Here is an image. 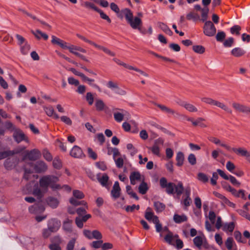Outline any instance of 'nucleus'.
I'll use <instances>...</instances> for the list:
<instances>
[{
	"mask_svg": "<svg viewBox=\"0 0 250 250\" xmlns=\"http://www.w3.org/2000/svg\"><path fill=\"white\" fill-rule=\"evenodd\" d=\"M59 181V178L56 176L47 175L43 176L39 180L41 190L38 186H35L33 189V194L39 200H41L44 193L47 192L48 188L50 187L53 190L60 189L61 185L57 184Z\"/></svg>",
	"mask_w": 250,
	"mask_h": 250,
	"instance_id": "1",
	"label": "nucleus"
},
{
	"mask_svg": "<svg viewBox=\"0 0 250 250\" xmlns=\"http://www.w3.org/2000/svg\"><path fill=\"white\" fill-rule=\"evenodd\" d=\"M41 155V151L38 149L34 148L31 150H26L22 153V161H24L28 160L35 161L39 159Z\"/></svg>",
	"mask_w": 250,
	"mask_h": 250,
	"instance_id": "2",
	"label": "nucleus"
},
{
	"mask_svg": "<svg viewBox=\"0 0 250 250\" xmlns=\"http://www.w3.org/2000/svg\"><path fill=\"white\" fill-rule=\"evenodd\" d=\"M27 164L30 167H33L35 172L37 173H44L48 168L47 165L43 161H38L35 164L29 162Z\"/></svg>",
	"mask_w": 250,
	"mask_h": 250,
	"instance_id": "3",
	"label": "nucleus"
},
{
	"mask_svg": "<svg viewBox=\"0 0 250 250\" xmlns=\"http://www.w3.org/2000/svg\"><path fill=\"white\" fill-rule=\"evenodd\" d=\"M160 185L162 188H166V192L168 194H173L174 193V187L175 184L173 183H167V180L165 177H162L160 180Z\"/></svg>",
	"mask_w": 250,
	"mask_h": 250,
	"instance_id": "4",
	"label": "nucleus"
},
{
	"mask_svg": "<svg viewBox=\"0 0 250 250\" xmlns=\"http://www.w3.org/2000/svg\"><path fill=\"white\" fill-rule=\"evenodd\" d=\"M221 146L224 147L228 151L232 150L237 155H240L242 156L246 157L247 159L248 158V157H249V156H250V153L249 151H248L246 149H244L242 147H239L238 148L234 147L231 148L230 146H229L228 145L225 144H221Z\"/></svg>",
	"mask_w": 250,
	"mask_h": 250,
	"instance_id": "5",
	"label": "nucleus"
},
{
	"mask_svg": "<svg viewBox=\"0 0 250 250\" xmlns=\"http://www.w3.org/2000/svg\"><path fill=\"white\" fill-rule=\"evenodd\" d=\"M216 32L214 25L210 21H206L203 27L204 34L208 37L213 36Z\"/></svg>",
	"mask_w": 250,
	"mask_h": 250,
	"instance_id": "6",
	"label": "nucleus"
},
{
	"mask_svg": "<svg viewBox=\"0 0 250 250\" xmlns=\"http://www.w3.org/2000/svg\"><path fill=\"white\" fill-rule=\"evenodd\" d=\"M217 171L219 175L225 180H229V181L233 185L237 187H240L241 185L240 183L238 182L234 176L231 175H227L223 170L220 169H217Z\"/></svg>",
	"mask_w": 250,
	"mask_h": 250,
	"instance_id": "7",
	"label": "nucleus"
},
{
	"mask_svg": "<svg viewBox=\"0 0 250 250\" xmlns=\"http://www.w3.org/2000/svg\"><path fill=\"white\" fill-rule=\"evenodd\" d=\"M44 210V206L41 201L30 206L28 208L29 212L32 214L41 213L43 212Z\"/></svg>",
	"mask_w": 250,
	"mask_h": 250,
	"instance_id": "8",
	"label": "nucleus"
},
{
	"mask_svg": "<svg viewBox=\"0 0 250 250\" xmlns=\"http://www.w3.org/2000/svg\"><path fill=\"white\" fill-rule=\"evenodd\" d=\"M61 225V221L56 218H52L48 221L47 228L52 232H57Z\"/></svg>",
	"mask_w": 250,
	"mask_h": 250,
	"instance_id": "9",
	"label": "nucleus"
},
{
	"mask_svg": "<svg viewBox=\"0 0 250 250\" xmlns=\"http://www.w3.org/2000/svg\"><path fill=\"white\" fill-rule=\"evenodd\" d=\"M70 155L75 158L82 159L85 157L81 148L76 145L74 146L71 149Z\"/></svg>",
	"mask_w": 250,
	"mask_h": 250,
	"instance_id": "10",
	"label": "nucleus"
},
{
	"mask_svg": "<svg viewBox=\"0 0 250 250\" xmlns=\"http://www.w3.org/2000/svg\"><path fill=\"white\" fill-rule=\"evenodd\" d=\"M164 143L163 140L161 138H158L155 140L154 144L152 147H148L147 148L150 150L152 153L159 156L160 155V147L159 145H162Z\"/></svg>",
	"mask_w": 250,
	"mask_h": 250,
	"instance_id": "11",
	"label": "nucleus"
},
{
	"mask_svg": "<svg viewBox=\"0 0 250 250\" xmlns=\"http://www.w3.org/2000/svg\"><path fill=\"white\" fill-rule=\"evenodd\" d=\"M18 164V159L16 158H8L4 163V167L8 170L14 168Z\"/></svg>",
	"mask_w": 250,
	"mask_h": 250,
	"instance_id": "12",
	"label": "nucleus"
},
{
	"mask_svg": "<svg viewBox=\"0 0 250 250\" xmlns=\"http://www.w3.org/2000/svg\"><path fill=\"white\" fill-rule=\"evenodd\" d=\"M232 107L237 111L245 114L250 113V108L239 103H233Z\"/></svg>",
	"mask_w": 250,
	"mask_h": 250,
	"instance_id": "13",
	"label": "nucleus"
},
{
	"mask_svg": "<svg viewBox=\"0 0 250 250\" xmlns=\"http://www.w3.org/2000/svg\"><path fill=\"white\" fill-rule=\"evenodd\" d=\"M121 188L119 183L118 181H116L113 186L112 189L111 191V195L112 198L117 199L120 196Z\"/></svg>",
	"mask_w": 250,
	"mask_h": 250,
	"instance_id": "14",
	"label": "nucleus"
},
{
	"mask_svg": "<svg viewBox=\"0 0 250 250\" xmlns=\"http://www.w3.org/2000/svg\"><path fill=\"white\" fill-rule=\"evenodd\" d=\"M229 192H230L234 196L237 198L241 197L244 200L247 199L245 194V191L244 190L240 189L237 191L234 188L231 187H229Z\"/></svg>",
	"mask_w": 250,
	"mask_h": 250,
	"instance_id": "15",
	"label": "nucleus"
},
{
	"mask_svg": "<svg viewBox=\"0 0 250 250\" xmlns=\"http://www.w3.org/2000/svg\"><path fill=\"white\" fill-rule=\"evenodd\" d=\"M97 179L101 185L104 187L107 188L108 187L107 182L109 180V177L107 174L104 173L102 176L101 177V173H98L96 175Z\"/></svg>",
	"mask_w": 250,
	"mask_h": 250,
	"instance_id": "16",
	"label": "nucleus"
},
{
	"mask_svg": "<svg viewBox=\"0 0 250 250\" xmlns=\"http://www.w3.org/2000/svg\"><path fill=\"white\" fill-rule=\"evenodd\" d=\"M130 26L134 29H138L142 25V21L141 19L137 17H135L130 21L128 22Z\"/></svg>",
	"mask_w": 250,
	"mask_h": 250,
	"instance_id": "17",
	"label": "nucleus"
},
{
	"mask_svg": "<svg viewBox=\"0 0 250 250\" xmlns=\"http://www.w3.org/2000/svg\"><path fill=\"white\" fill-rule=\"evenodd\" d=\"M13 136L15 141L18 143H20L22 141H26V140L25 134L20 130L15 131Z\"/></svg>",
	"mask_w": 250,
	"mask_h": 250,
	"instance_id": "18",
	"label": "nucleus"
},
{
	"mask_svg": "<svg viewBox=\"0 0 250 250\" xmlns=\"http://www.w3.org/2000/svg\"><path fill=\"white\" fill-rule=\"evenodd\" d=\"M130 184L135 185L136 184V181L141 180V175L139 171H133L130 173L129 176Z\"/></svg>",
	"mask_w": 250,
	"mask_h": 250,
	"instance_id": "19",
	"label": "nucleus"
},
{
	"mask_svg": "<svg viewBox=\"0 0 250 250\" xmlns=\"http://www.w3.org/2000/svg\"><path fill=\"white\" fill-rule=\"evenodd\" d=\"M230 53L234 57L238 58L243 56L246 53V51L241 47H238L232 49Z\"/></svg>",
	"mask_w": 250,
	"mask_h": 250,
	"instance_id": "20",
	"label": "nucleus"
},
{
	"mask_svg": "<svg viewBox=\"0 0 250 250\" xmlns=\"http://www.w3.org/2000/svg\"><path fill=\"white\" fill-rule=\"evenodd\" d=\"M46 202L47 204L52 208H56L59 205V202L58 199L53 197H48L46 199Z\"/></svg>",
	"mask_w": 250,
	"mask_h": 250,
	"instance_id": "21",
	"label": "nucleus"
},
{
	"mask_svg": "<svg viewBox=\"0 0 250 250\" xmlns=\"http://www.w3.org/2000/svg\"><path fill=\"white\" fill-rule=\"evenodd\" d=\"M31 32L38 40H40L42 38L46 41L48 39V36L46 34L42 32L39 29L36 31L32 30Z\"/></svg>",
	"mask_w": 250,
	"mask_h": 250,
	"instance_id": "22",
	"label": "nucleus"
},
{
	"mask_svg": "<svg viewBox=\"0 0 250 250\" xmlns=\"http://www.w3.org/2000/svg\"><path fill=\"white\" fill-rule=\"evenodd\" d=\"M119 110L122 111L123 113L115 112L114 113V118L116 122L120 123L123 120L124 117L126 116L128 113L127 111H125L123 109H119Z\"/></svg>",
	"mask_w": 250,
	"mask_h": 250,
	"instance_id": "23",
	"label": "nucleus"
},
{
	"mask_svg": "<svg viewBox=\"0 0 250 250\" xmlns=\"http://www.w3.org/2000/svg\"><path fill=\"white\" fill-rule=\"evenodd\" d=\"M225 245L228 250H237L236 245L234 243L233 239L231 237L227 238Z\"/></svg>",
	"mask_w": 250,
	"mask_h": 250,
	"instance_id": "24",
	"label": "nucleus"
},
{
	"mask_svg": "<svg viewBox=\"0 0 250 250\" xmlns=\"http://www.w3.org/2000/svg\"><path fill=\"white\" fill-rule=\"evenodd\" d=\"M157 25L165 33L167 34V35L169 36H172L173 35L172 31L166 23L162 22H158Z\"/></svg>",
	"mask_w": 250,
	"mask_h": 250,
	"instance_id": "25",
	"label": "nucleus"
},
{
	"mask_svg": "<svg viewBox=\"0 0 250 250\" xmlns=\"http://www.w3.org/2000/svg\"><path fill=\"white\" fill-rule=\"evenodd\" d=\"M188 121H191L194 126H199L203 128L207 127V125L204 123L205 120L202 118H198L195 120L190 119Z\"/></svg>",
	"mask_w": 250,
	"mask_h": 250,
	"instance_id": "26",
	"label": "nucleus"
},
{
	"mask_svg": "<svg viewBox=\"0 0 250 250\" xmlns=\"http://www.w3.org/2000/svg\"><path fill=\"white\" fill-rule=\"evenodd\" d=\"M185 157L184 153L181 151H179L177 153L176 156V166L180 167L184 164Z\"/></svg>",
	"mask_w": 250,
	"mask_h": 250,
	"instance_id": "27",
	"label": "nucleus"
},
{
	"mask_svg": "<svg viewBox=\"0 0 250 250\" xmlns=\"http://www.w3.org/2000/svg\"><path fill=\"white\" fill-rule=\"evenodd\" d=\"M44 109L48 116H53L54 118L56 119H59V116L57 114L54 112V109L53 106L50 105L44 107Z\"/></svg>",
	"mask_w": 250,
	"mask_h": 250,
	"instance_id": "28",
	"label": "nucleus"
},
{
	"mask_svg": "<svg viewBox=\"0 0 250 250\" xmlns=\"http://www.w3.org/2000/svg\"><path fill=\"white\" fill-rule=\"evenodd\" d=\"M164 230L167 231L168 233L165 235L164 239L165 241L169 245H173L172 241L173 240V235L171 231L169 230L166 227L164 228Z\"/></svg>",
	"mask_w": 250,
	"mask_h": 250,
	"instance_id": "29",
	"label": "nucleus"
},
{
	"mask_svg": "<svg viewBox=\"0 0 250 250\" xmlns=\"http://www.w3.org/2000/svg\"><path fill=\"white\" fill-rule=\"evenodd\" d=\"M203 238H205L204 234L202 236H197L193 240L194 244L198 248H200L203 244Z\"/></svg>",
	"mask_w": 250,
	"mask_h": 250,
	"instance_id": "30",
	"label": "nucleus"
},
{
	"mask_svg": "<svg viewBox=\"0 0 250 250\" xmlns=\"http://www.w3.org/2000/svg\"><path fill=\"white\" fill-rule=\"evenodd\" d=\"M148 190V187L146 183L144 180L141 183L139 187L138 190L140 193L145 194Z\"/></svg>",
	"mask_w": 250,
	"mask_h": 250,
	"instance_id": "31",
	"label": "nucleus"
},
{
	"mask_svg": "<svg viewBox=\"0 0 250 250\" xmlns=\"http://www.w3.org/2000/svg\"><path fill=\"white\" fill-rule=\"evenodd\" d=\"M72 223V221L67 218L63 223L62 228L63 229L67 232H71L72 231V226L71 224Z\"/></svg>",
	"mask_w": 250,
	"mask_h": 250,
	"instance_id": "32",
	"label": "nucleus"
},
{
	"mask_svg": "<svg viewBox=\"0 0 250 250\" xmlns=\"http://www.w3.org/2000/svg\"><path fill=\"white\" fill-rule=\"evenodd\" d=\"M154 207L157 212H162L166 208V206L163 203L159 201H155L154 202Z\"/></svg>",
	"mask_w": 250,
	"mask_h": 250,
	"instance_id": "33",
	"label": "nucleus"
},
{
	"mask_svg": "<svg viewBox=\"0 0 250 250\" xmlns=\"http://www.w3.org/2000/svg\"><path fill=\"white\" fill-rule=\"evenodd\" d=\"M157 107H158L162 111L165 112L167 113L174 114L175 113V111L174 110L168 108V107L159 104H155Z\"/></svg>",
	"mask_w": 250,
	"mask_h": 250,
	"instance_id": "34",
	"label": "nucleus"
},
{
	"mask_svg": "<svg viewBox=\"0 0 250 250\" xmlns=\"http://www.w3.org/2000/svg\"><path fill=\"white\" fill-rule=\"evenodd\" d=\"M122 12L124 14L125 20L127 21V22L133 18V13L129 9L125 8L123 10Z\"/></svg>",
	"mask_w": 250,
	"mask_h": 250,
	"instance_id": "35",
	"label": "nucleus"
},
{
	"mask_svg": "<svg viewBox=\"0 0 250 250\" xmlns=\"http://www.w3.org/2000/svg\"><path fill=\"white\" fill-rule=\"evenodd\" d=\"M188 218L185 215H180L177 214H175L173 216V220L176 223H181L185 222L187 220Z\"/></svg>",
	"mask_w": 250,
	"mask_h": 250,
	"instance_id": "36",
	"label": "nucleus"
},
{
	"mask_svg": "<svg viewBox=\"0 0 250 250\" xmlns=\"http://www.w3.org/2000/svg\"><path fill=\"white\" fill-rule=\"evenodd\" d=\"M213 105H216V106L223 109V110H224L228 113H229L230 114L232 113V110H231L230 108H229L227 106H226L223 103H222L219 101L215 100Z\"/></svg>",
	"mask_w": 250,
	"mask_h": 250,
	"instance_id": "37",
	"label": "nucleus"
},
{
	"mask_svg": "<svg viewBox=\"0 0 250 250\" xmlns=\"http://www.w3.org/2000/svg\"><path fill=\"white\" fill-rule=\"evenodd\" d=\"M235 225L233 222L229 223H226L224 225L222 229L224 231H229L230 232H232L234 229Z\"/></svg>",
	"mask_w": 250,
	"mask_h": 250,
	"instance_id": "38",
	"label": "nucleus"
},
{
	"mask_svg": "<svg viewBox=\"0 0 250 250\" xmlns=\"http://www.w3.org/2000/svg\"><path fill=\"white\" fill-rule=\"evenodd\" d=\"M94 46L99 49L103 50L104 53H105L109 56H114L115 55V54L114 52H112L107 48H106L104 46L99 45L96 43L94 44Z\"/></svg>",
	"mask_w": 250,
	"mask_h": 250,
	"instance_id": "39",
	"label": "nucleus"
},
{
	"mask_svg": "<svg viewBox=\"0 0 250 250\" xmlns=\"http://www.w3.org/2000/svg\"><path fill=\"white\" fill-rule=\"evenodd\" d=\"M126 156L125 155H123L122 157H119L118 158H115L113 159L114 160L115 163L117 167L119 168H121L123 167L124 165V159H125Z\"/></svg>",
	"mask_w": 250,
	"mask_h": 250,
	"instance_id": "40",
	"label": "nucleus"
},
{
	"mask_svg": "<svg viewBox=\"0 0 250 250\" xmlns=\"http://www.w3.org/2000/svg\"><path fill=\"white\" fill-rule=\"evenodd\" d=\"M174 189L175 190V193L177 195H181L183 193L184 189L182 183L181 182H179L177 185H175Z\"/></svg>",
	"mask_w": 250,
	"mask_h": 250,
	"instance_id": "41",
	"label": "nucleus"
},
{
	"mask_svg": "<svg viewBox=\"0 0 250 250\" xmlns=\"http://www.w3.org/2000/svg\"><path fill=\"white\" fill-rule=\"evenodd\" d=\"M156 215H154L153 212L151 211V208L149 207H148L146 210V211L145 212V218L150 221L152 220L153 221V219Z\"/></svg>",
	"mask_w": 250,
	"mask_h": 250,
	"instance_id": "42",
	"label": "nucleus"
},
{
	"mask_svg": "<svg viewBox=\"0 0 250 250\" xmlns=\"http://www.w3.org/2000/svg\"><path fill=\"white\" fill-rule=\"evenodd\" d=\"M153 223L155 224L156 230L158 232L161 231L162 229V225L160 223L159 218L155 216L153 219Z\"/></svg>",
	"mask_w": 250,
	"mask_h": 250,
	"instance_id": "43",
	"label": "nucleus"
},
{
	"mask_svg": "<svg viewBox=\"0 0 250 250\" xmlns=\"http://www.w3.org/2000/svg\"><path fill=\"white\" fill-rule=\"evenodd\" d=\"M193 50L196 53L202 54L205 52V48L201 45H195L192 46Z\"/></svg>",
	"mask_w": 250,
	"mask_h": 250,
	"instance_id": "44",
	"label": "nucleus"
},
{
	"mask_svg": "<svg viewBox=\"0 0 250 250\" xmlns=\"http://www.w3.org/2000/svg\"><path fill=\"white\" fill-rule=\"evenodd\" d=\"M241 30V27L240 26L238 25H235L230 28V32L232 34L239 35Z\"/></svg>",
	"mask_w": 250,
	"mask_h": 250,
	"instance_id": "45",
	"label": "nucleus"
},
{
	"mask_svg": "<svg viewBox=\"0 0 250 250\" xmlns=\"http://www.w3.org/2000/svg\"><path fill=\"white\" fill-rule=\"evenodd\" d=\"M235 239L239 243H246V240L242 238V234L239 231H235L234 232Z\"/></svg>",
	"mask_w": 250,
	"mask_h": 250,
	"instance_id": "46",
	"label": "nucleus"
},
{
	"mask_svg": "<svg viewBox=\"0 0 250 250\" xmlns=\"http://www.w3.org/2000/svg\"><path fill=\"white\" fill-rule=\"evenodd\" d=\"M197 177H198V179L203 182V183H207L208 182V176L205 174V173H202V172H199L197 174Z\"/></svg>",
	"mask_w": 250,
	"mask_h": 250,
	"instance_id": "47",
	"label": "nucleus"
},
{
	"mask_svg": "<svg viewBox=\"0 0 250 250\" xmlns=\"http://www.w3.org/2000/svg\"><path fill=\"white\" fill-rule=\"evenodd\" d=\"M226 34L224 31H219L216 36V39L217 42H223L226 38Z\"/></svg>",
	"mask_w": 250,
	"mask_h": 250,
	"instance_id": "48",
	"label": "nucleus"
},
{
	"mask_svg": "<svg viewBox=\"0 0 250 250\" xmlns=\"http://www.w3.org/2000/svg\"><path fill=\"white\" fill-rule=\"evenodd\" d=\"M51 242L52 244L60 245L62 243V238L59 235H55L51 238Z\"/></svg>",
	"mask_w": 250,
	"mask_h": 250,
	"instance_id": "49",
	"label": "nucleus"
},
{
	"mask_svg": "<svg viewBox=\"0 0 250 250\" xmlns=\"http://www.w3.org/2000/svg\"><path fill=\"white\" fill-rule=\"evenodd\" d=\"M73 195L75 199H82L84 197L83 192L79 190H74Z\"/></svg>",
	"mask_w": 250,
	"mask_h": 250,
	"instance_id": "50",
	"label": "nucleus"
},
{
	"mask_svg": "<svg viewBox=\"0 0 250 250\" xmlns=\"http://www.w3.org/2000/svg\"><path fill=\"white\" fill-rule=\"evenodd\" d=\"M234 42V39L232 37H229L224 41L223 45L225 47H230L233 45Z\"/></svg>",
	"mask_w": 250,
	"mask_h": 250,
	"instance_id": "51",
	"label": "nucleus"
},
{
	"mask_svg": "<svg viewBox=\"0 0 250 250\" xmlns=\"http://www.w3.org/2000/svg\"><path fill=\"white\" fill-rule=\"evenodd\" d=\"M95 106L98 111H102L105 106V104L103 101L98 100L96 102Z\"/></svg>",
	"mask_w": 250,
	"mask_h": 250,
	"instance_id": "52",
	"label": "nucleus"
},
{
	"mask_svg": "<svg viewBox=\"0 0 250 250\" xmlns=\"http://www.w3.org/2000/svg\"><path fill=\"white\" fill-rule=\"evenodd\" d=\"M42 155L43 158L48 162H51L53 159V157L51 153L46 149H44L43 150Z\"/></svg>",
	"mask_w": 250,
	"mask_h": 250,
	"instance_id": "53",
	"label": "nucleus"
},
{
	"mask_svg": "<svg viewBox=\"0 0 250 250\" xmlns=\"http://www.w3.org/2000/svg\"><path fill=\"white\" fill-rule=\"evenodd\" d=\"M53 166L55 168H61L62 167L61 160L58 157L55 158L53 161Z\"/></svg>",
	"mask_w": 250,
	"mask_h": 250,
	"instance_id": "54",
	"label": "nucleus"
},
{
	"mask_svg": "<svg viewBox=\"0 0 250 250\" xmlns=\"http://www.w3.org/2000/svg\"><path fill=\"white\" fill-rule=\"evenodd\" d=\"M126 148L130 151V155L131 156L135 155L138 152L137 149L134 147L132 144H128L126 145Z\"/></svg>",
	"mask_w": 250,
	"mask_h": 250,
	"instance_id": "55",
	"label": "nucleus"
},
{
	"mask_svg": "<svg viewBox=\"0 0 250 250\" xmlns=\"http://www.w3.org/2000/svg\"><path fill=\"white\" fill-rule=\"evenodd\" d=\"M21 46V53L23 55L27 54L30 48L29 44H28V43L26 42L23 45Z\"/></svg>",
	"mask_w": 250,
	"mask_h": 250,
	"instance_id": "56",
	"label": "nucleus"
},
{
	"mask_svg": "<svg viewBox=\"0 0 250 250\" xmlns=\"http://www.w3.org/2000/svg\"><path fill=\"white\" fill-rule=\"evenodd\" d=\"M188 163L192 166H194L196 164L197 160L194 154L191 153L189 154L188 157Z\"/></svg>",
	"mask_w": 250,
	"mask_h": 250,
	"instance_id": "57",
	"label": "nucleus"
},
{
	"mask_svg": "<svg viewBox=\"0 0 250 250\" xmlns=\"http://www.w3.org/2000/svg\"><path fill=\"white\" fill-rule=\"evenodd\" d=\"M201 12L202 20L203 21H206L208 18V15L209 12V9L208 7H205L202 9Z\"/></svg>",
	"mask_w": 250,
	"mask_h": 250,
	"instance_id": "58",
	"label": "nucleus"
},
{
	"mask_svg": "<svg viewBox=\"0 0 250 250\" xmlns=\"http://www.w3.org/2000/svg\"><path fill=\"white\" fill-rule=\"evenodd\" d=\"M187 19L188 20H193L194 21L199 19V16L197 14L193 12H190L187 15Z\"/></svg>",
	"mask_w": 250,
	"mask_h": 250,
	"instance_id": "59",
	"label": "nucleus"
},
{
	"mask_svg": "<svg viewBox=\"0 0 250 250\" xmlns=\"http://www.w3.org/2000/svg\"><path fill=\"white\" fill-rule=\"evenodd\" d=\"M83 5L86 8H89L92 9H93L96 12H98V10L100 9L97 6H96L94 3L88 1L84 2L83 3Z\"/></svg>",
	"mask_w": 250,
	"mask_h": 250,
	"instance_id": "60",
	"label": "nucleus"
},
{
	"mask_svg": "<svg viewBox=\"0 0 250 250\" xmlns=\"http://www.w3.org/2000/svg\"><path fill=\"white\" fill-rule=\"evenodd\" d=\"M106 86L108 88L115 91L116 88H118V85L117 83L109 81L106 83Z\"/></svg>",
	"mask_w": 250,
	"mask_h": 250,
	"instance_id": "61",
	"label": "nucleus"
},
{
	"mask_svg": "<svg viewBox=\"0 0 250 250\" xmlns=\"http://www.w3.org/2000/svg\"><path fill=\"white\" fill-rule=\"evenodd\" d=\"M96 166L97 168L103 171H105L107 169L106 164L104 161L96 162Z\"/></svg>",
	"mask_w": 250,
	"mask_h": 250,
	"instance_id": "62",
	"label": "nucleus"
},
{
	"mask_svg": "<svg viewBox=\"0 0 250 250\" xmlns=\"http://www.w3.org/2000/svg\"><path fill=\"white\" fill-rule=\"evenodd\" d=\"M102 238L101 233L98 230H94L92 231V239L100 240Z\"/></svg>",
	"mask_w": 250,
	"mask_h": 250,
	"instance_id": "63",
	"label": "nucleus"
},
{
	"mask_svg": "<svg viewBox=\"0 0 250 250\" xmlns=\"http://www.w3.org/2000/svg\"><path fill=\"white\" fill-rule=\"evenodd\" d=\"M76 242V239L75 238H72L68 243L66 246V250H73L75 244Z\"/></svg>",
	"mask_w": 250,
	"mask_h": 250,
	"instance_id": "64",
	"label": "nucleus"
}]
</instances>
